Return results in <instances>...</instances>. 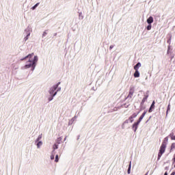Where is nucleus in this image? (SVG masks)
Wrapping results in <instances>:
<instances>
[{
  "mask_svg": "<svg viewBox=\"0 0 175 175\" xmlns=\"http://www.w3.org/2000/svg\"><path fill=\"white\" fill-rule=\"evenodd\" d=\"M32 57H33V53L29 54L28 55L21 59V61H24V59H25L26 58H29L28 62H29V64H27L25 66V69H28L29 68H33V69L35 68V64L38 62V56H34L33 59H32Z\"/></svg>",
  "mask_w": 175,
  "mask_h": 175,
  "instance_id": "obj_1",
  "label": "nucleus"
},
{
  "mask_svg": "<svg viewBox=\"0 0 175 175\" xmlns=\"http://www.w3.org/2000/svg\"><path fill=\"white\" fill-rule=\"evenodd\" d=\"M166 142L163 141L161 144V146H160V149L158 153V157L157 160L159 161L161 159V157H162V154H165V151H166Z\"/></svg>",
  "mask_w": 175,
  "mask_h": 175,
  "instance_id": "obj_2",
  "label": "nucleus"
},
{
  "mask_svg": "<svg viewBox=\"0 0 175 175\" xmlns=\"http://www.w3.org/2000/svg\"><path fill=\"white\" fill-rule=\"evenodd\" d=\"M146 114H147V111H145L139 117V120L133 124V129L134 130V132H136V131H137V126H139V124L142 122V120L144 118Z\"/></svg>",
  "mask_w": 175,
  "mask_h": 175,
  "instance_id": "obj_3",
  "label": "nucleus"
},
{
  "mask_svg": "<svg viewBox=\"0 0 175 175\" xmlns=\"http://www.w3.org/2000/svg\"><path fill=\"white\" fill-rule=\"evenodd\" d=\"M59 84H61V82H59L57 84L53 85V87L51 88L49 92L51 95H52V98H49V100H53V98H54V96L57 95V92L54 93V91H55V90L58 88V86L59 85Z\"/></svg>",
  "mask_w": 175,
  "mask_h": 175,
  "instance_id": "obj_4",
  "label": "nucleus"
},
{
  "mask_svg": "<svg viewBox=\"0 0 175 175\" xmlns=\"http://www.w3.org/2000/svg\"><path fill=\"white\" fill-rule=\"evenodd\" d=\"M133 94H135V88L133 86L130 87L129 95L127 96V98H132L133 96Z\"/></svg>",
  "mask_w": 175,
  "mask_h": 175,
  "instance_id": "obj_5",
  "label": "nucleus"
},
{
  "mask_svg": "<svg viewBox=\"0 0 175 175\" xmlns=\"http://www.w3.org/2000/svg\"><path fill=\"white\" fill-rule=\"evenodd\" d=\"M152 109H155V101H153L149 110H148V112L149 113H151L152 111Z\"/></svg>",
  "mask_w": 175,
  "mask_h": 175,
  "instance_id": "obj_6",
  "label": "nucleus"
},
{
  "mask_svg": "<svg viewBox=\"0 0 175 175\" xmlns=\"http://www.w3.org/2000/svg\"><path fill=\"white\" fill-rule=\"evenodd\" d=\"M147 23H148V24H152V23H154V18H152V16H150L147 19Z\"/></svg>",
  "mask_w": 175,
  "mask_h": 175,
  "instance_id": "obj_7",
  "label": "nucleus"
},
{
  "mask_svg": "<svg viewBox=\"0 0 175 175\" xmlns=\"http://www.w3.org/2000/svg\"><path fill=\"white\" fill-rule=\"evenodd\" d=\"M142 66V64L140 62H138L135 66L134 70H139V68Z\"/></svg>",
  "mask_w": 175,
  "mask_h": 175,
  "instance_id": "obj_8",
  "label": "nucleus"
},
{
  "mask_svg": "<svg viewBox=\"0 0 175 175\" xmlns=\"http://www.w3.org/2000/svg\"><path fill=\"white\" fill-rule=\"evenodd\" d=\"M134 77H140V73L139 72V70H135L134 73Z\"/></svg>",
  "mask_w": 175,
  "mask_h": 175,
  "instance_id": "obj_9",
  "label": "nucleus"
},
{
  "mask_svg": "<svg viewBox=\"0 0 175 175\" xmlns=\"http://www.w3.org/2000/svg\"><path fill=\"white\" fill-rule=\"evenodd\" d=\"M170 137H171V140H175L174 133H171L170 134Z\"/></svg>",
  "mask_w": 175,
  "mask_h": 175,
  "instance_id": "obj_10",
  "label": "nucleus"
},
{
  "mask_svg": "<svg viewBox=\"0 0 175 175\" xmlns=\"http://www.w3.org/2000/svg\"><path fill=\"white\" fill-rule=\"evenodd\" d=\"M137 114L136 113H134L132 114V116H131V118H136V117H137Z\"/></svg>",
  "mask_w": 175,
  "mask_h": 175,
  "instance_id": "obj_11",
  "label": "nucleus"
},
{
  "mask_svg": "<svg viewBox=\"0 0 175 175\" xmlns=\"http://www.w3.org/2000/svg\"><path fill=\"white\" fill-rule=\"evenodd\" d=\"M53 151H55V150H57L58 148V145H57L56 144H55L53 146Z\"/></svg>",
  "mask_w": 175,
  "mask_h": 175,
  "instance_id": "obj_12",
  "label": "nucleus"
},
{
  "mask_svg": "<svg viewBox=\"0 0 175 175\" xmlns=\"http://www.w3.org/2000/svg\"><path fill=\"white\" fill-rule=\"evenodd\" d=\"M38 6H39V3H37L34 6H33L32 10H35V9H36V8H38Z\"/></svg>",
  "mask_w": 175,
  "mask_h": 175,
  "instance_id": "obj_13",
  "label": "nucleus"
},
{
  "mask_svg": "<svg viewBox=\"0 0 175 175\" xmlns=\"http://www.w3.org/2000/svg\"><path fill=\"white\" fill-rule=\"evenodd\" d=\"M147 29L148 31H150L151 30V28H152V26L151 25V24H149L148 26H147Z\"/></svg>",
  "mask_w": 175,
  "mask_h": 175,
  "instance_id": "obj_14",
  "label": "nucleus"
},
{
  "mask_svg": "<svg viewBox=\"0 0 175 175\" xmlns=\"http://www.w3.org/2000/svg\"><path fill=\"white\" fill-rule=\"evenodd\" d=\"M42 144H43V143L42 142H38V143L37 144L38 148H39L40 147V146H42Z\"/></svg>",
  "mask_w": 175,
  "mask_h": 175,
  "instance_id": "obj_15",
  "label": "nucleus"
},
{
  "mask_svg": "<svg viewBox=\"0 0 175 175\" xmlns=\"http://www.w3.org/2000/svg\"><path fill=\"white\" fill-rule=\"evenodd\" d=\"M127 173H128V174H131V163L129 164Z\"/></svg>",
  "mask_w": 175,
  "mask_h": 175,
  "instance_id": "obj_16",
  "label": "nucleus"
},
{
  "mask_svg": "<svg viewBox=\"0 0 175 175\" xmlns=\"http://www.w3.org/2000/svg\"><path fill=\"white\" fill-rule=\"evenodd\" d=\"M174 148H175V143H173L171 145V150H174Z\"/></svg>",
  "mask_w": 175,
  "mask_h": 175,
  "instance_id": "obj_17",
  "label": "nucleus"
},
{
  "mask_svg": "<svg viewBox=\"0 0 175 175\" xmlns=\"http://www.w3.org/2000/svg\"><path fill=\"white\" fill-rule=\"evenodd\" d=\"M58 161H59V159L58 158V154H57V155L55 156V162H58Z\"/></svg>",
  "mask_w": 175,
  "mask_h": 175,
  "instance_id": "obj_18",
  "label": "nucleus"
},
{
  "mask_svg": "<svg viewBox=\"0 0 175 175\" xmlns=\"http://www.w3.org/2000/svg\"><path fill=\"white\" fill-rule=\"evenodd\" d=\"M42 139V135H39L38 137L37 138V142H39Z\"/></svg>",
  "mask_w": 175,
  "mask_h": 175,
  "instance_id": "obj_19",
  "label": "nucleus"
},
{
  "mask_svg": "<svg viewBox=\"0 0 175 175\" xmlns=\"http://www.w3.org/2000/svg\"><path fill=\"white\" fill-rule=\"evenodd\" d=\"M29 33L27 35V36L25 38V40L27 41L28 40V36H29Z\"/></svg>",
  "mask_w": 175,
  "mask_h": 175,
  "instance_id": "obj_20",
  "label": "nucleus"
},
{
  "mask_svg": "<svg viewBox=\"0 0 175 175\" xmlns=\"http://www.w3.org/2000/svg\"><path fill=\"white\" fill-rule=\"evenodd\" d=\"M169 110H170V105H168L167 109V114L169 112Z\"/></svg>",
  "mask_w": 175,
  "mask_h": 175,
  "instance_id": "obj_21",
  "label": "nucleus"
},
{
  "mask_svg": "<svg viewBox=\"0 0 175 175\" xmlns=\"http://www.w3.org/2000/svg\"><path fill=\"white\" fill-rule=\"evenodd\" d=\"M129 120H130V122H133V118H131V116L129 118Z\"/></svg>",
  "mask_w": 175,
  "mask_h": 175,
  "instance_id": "obj_22",
  "label": "nucleus"
},
{
  "mask_svg": "<svg viewBox=\"0 0 175 175\" xmlns=\"http://www.w3.org/2000/svg\"><path fill=\"white\" fill-rule=\"evenodd\" d=\"M51 159L53 161V159H54V154H51Z\"/></svg>",
  "mask_w": 175,
  "mask_h": 175,
  "instance_id": "obj_23",
  "label": "nucleus"
},
{
  "mask_svg": "<svg viewBox=\"0 0 175 175\" xmlns=\"http://www.w3.org/2000/svg\"><path fill=\"white\" fill-rule=\"evenodd\" d=\"M113 47H114V46L111 45V46H109V50H111V49H113Z\"/></svg>",
  "mask_w": 175,
  "mask_h": 175,
  "instance_id": "obj_24",
  "label": "nucleus"
},
{
  "mask_svg": "<svg viewBox=\"0 0 175 175\" xmlns=\"http://www.w3.org/2000/svg\"><path fill=\"white\" fill-rule=\"evenodd\" d=\"M128 120H125L124 124H128Z\"/></svg>",
  "mask_w": 175,
  "mask_h": 175,
  "instance_id": "obj_25",
  "label": "nucleus"
},
{
  "mask_svg": "<svg viewBox=\"0 0 175 175\" xmlns=\"http://www.w3.org/2000/svg\"><path fill=\"white\" fill-rule=\"evenodd\" d=\"M170 175H175V172H172Z\"/></svg>",
  "mask_w": 175,
  "mask_h": 175,
  "instance_id": "obj_26",
  "label": "nucleus"
},
{
  "mask_svg": "<svg viewBox=\"0 0 175 175\" xmlns=\"http://www.w3.org/2000/svg\"><path fill=\"white\" fill-rule=\"evenodd\" d=\"M164 175H167V172H165Z\"/></svg>",
  "mask_w": 175,
  "mask_h": 175,
  "instance_id": "obj_27",
  "label": "nucleus"
},
{
  "mask_svg": "<svg viewBox=\"0 0 175 175\" xmlns=\"http://www.w3.org/2000/svg\"><path fill=\"white\" fill-rule=\"evenodd\" d=\"M61 90V88H59L58 90H57V91H60Z\"/></svg>",
  "mask_w": 175,
  "mask_h": 175,
  "instance_id": "obj_28",
  "label": "nucleus"
},
{
  "mask_svg": "<svg viewBox=\"0 0 175 175\" xmlns=\"http://www.w3.org/2000/svg\"><path fill=\"white\" fill-rule=\"evenodd\" d=\"M170 46H168V50H170Z\"/></svg>",
  "mask_w": 175,
  "mask_h": 175,
  "instance_id": "obj_29",
  "label": "nucleus"
},
{
  "mask_svg": "<svg viewBox=\"0 0 175 175\" xmlns=\"http://www.w3.org/2000/svg\"><path fill=\"white\" fill-rule=\"evenodd\" d=\"M44 35H46V32H44Z\"/></svg>",
  "mask_w": 175,
  "mask_h": 175,
  "instance_id": "obj_30",
  "label": "nucleus"
},
{
  "mask_svg": "<svg viewBox=\"0 0 175 175\" xmlns=\"http://www.w3.org/2000/svg\"><path fill=\"white\" fill-rule=\"evenodd\" d=\"M44 35H46V32H44Z\"/></svg>",
  "mask_w": 175,
  "mask_h": 175,
  "instance_id": "obj_31",
  "label": "nucleus"
}]
</instances>
